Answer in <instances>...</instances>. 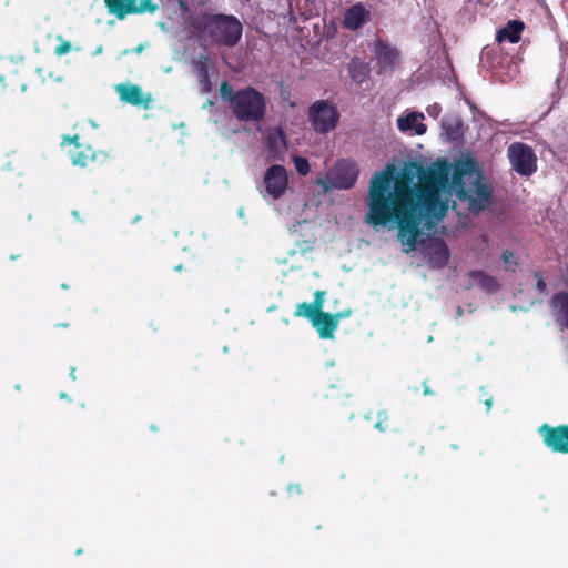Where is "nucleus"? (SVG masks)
I'll return each instance as SVG.
<instances>
[{
  "label": "nucleus",
  "instance_id": "72a5a7b5",
  "mask_svg": "<svg viewBox=\"0 0 568 568\" xmlns=\"http://www.w3.org/2000/svg\"><path fill=\"white\" fill-rule=\"evenodd\" d=\"M423 386H424V395H433L434 393L432 392V389L429 388V386L427 385L426 381L423 383Z\"/></svg>",
  "mask_w": 568,
  "mask_h": 568
},
{
  "label": "nucleus",
  "instance_id": "2eb2a0df",
  "mask_svg": "<svg viewBox=\"0 0 568 568\" xmlns=\"http://www.w3.org/2000/svg\"><path fill=\"white\" fill-rule=\"evenodd\" d=\"M525 23L521 20H509L505 27L496 33V40L501 43L508 41L510 43L519 42Z\"/></svg>",
  "mask_w": 568,
  "mask_h": 568
},
{
  "label": "nucleus",
  "instance_id": "0eeeda50",
  "mask_svg": "<svg viewBox=\"0 0 568 568\" xmlns=\"http://www.w3.org/2000/svg\"><path fill=\"white\" fill-rule=\"evenodd\" d=\"M507 155L513 169L523 176H529L537 170V158L531 146L514 142L508 146Z\"/></svg>",
  "mask_w": 568,
  "mask_h": 568
},
{
  "label": "nucleus",
  "instance_id": "cd10ccee",
  "mask_svg": "<svg viewBox=\"0 0 568 568\" xmlns=\"http://www.w3.org/2000/svg\"><path fill=\"white\" fill-rule=\"evenodd\" d=\"M471 165V162H465L460 165H457L454 172V181L457 183V180L462 178L464 174L468 172V166Z\"/></svg>",
  "mask_w": 568,
  "mask_h": 568
},
{
  "label": "nucleus",
  "instance_id": "5701e85b",
  "mask_svg": "<svg viewBox=\"0 0 568 568\" xmlns=\"http://www.w3.org/2000/svg\"><path fill=\"white\" fill-rule=\"evenodd\" d=\"M374 427L382 433L393 429L392 424L389 422V415L386 410L377 412Z\"/></svg>",
  "mask_w": 568,
  "mask_h": 568
},
{
  "label": "nucleus",
  "instance_id": "6ab92c4d",
  "mask_svg": "<svg viewBox=\"0 0 568 568\" xmlns=\"http://www.w3.org/2000/svg\"><path fill=\"white\" fill-rule=\"evenodd\" d=\"M469 277L474 280L477 286L488 294L496 293L499 290V283L497 280L484 271H470Z\"/></svg>",
  "mask_w": 568,
  "mask_h": 568
},
{
  "label": "nucleus",
  "instance_id": "a211bd4d",
  "mask_svg": "<svg viewBox=\"0 0 568 568\" xmlns=\"http://www.w3.org/2000/svg\"><path fill=\"white\" fill-rule=\"evenodd\" d=\"M423 119V113L410 112L406 116L398 118L397 126L402 132L414 130L417 135H422L427 130L426 125L420 122Z\"/></svg>",
  "mask_w": 568,
  "mask_h": 568
},
{
  "label": "nucleus",
  "instance_id": "b1692460",
  "mask_svg": "<svg viewBox=\"0 0 568 568\" xmlns=\"http://www.w3.org/2000/svg\"><path fill=\"white\" fill-rule=\"evenodd\" d=\"M293 162L298 174L304 176L310 172L311 166L307 159L303 156H294Z\"/></svg>",
  "mask_w": 568,
  "mask_h": 568
},
{
  "label": "nucleus",
  "instance_id": "f8f14e48",
  "mask_svg": "<svg viewBox=\"0 0 568 568\" xmlns=\"http://www.w3.org/2000/svg\"><path fill=\"white\" fill-rule=\"evenodd\" d=\"M371 20V12L362 2L354 3L345 10L342 24L345 29L356 31Z\"/></svg>",
  "mask_w": 568,
  "mask_h": 568
},
{
  "label": "nucleus",
  "instance_id": "f257e3e1",
  "mask_svg": "<svg viewBox=\"0 0 568 568\" xmlns=\"http://www.w3.org/2000/svg\"><path fill=\"white\" fill-rule=\"evenodd\" d=\"M395 166L387 164L371 179L365 222L377 229L395 223L403 252L417 248L426 219L442 220L447 204L442 191L449 184V165L437 162L428 168L408 162L395 175Z\"/></svg>",
  "mask_w": 568,
  "mask_h": 568
},
{
  "label": "nucleus",
  "instance_id": "393cba45",
  "mask_svg": "<svg viewBox=\"0 0 568 568\" xmlns=\"http://www.w3.org/2000/svg\"><path fill=\"white\" fill-rule=\"evenodd\" d=\"M434 257L437 260L438 267L446 265L449 257L447 247L445 245L437 247L434 251Z\"/></svg>",
  "mask_w": 568,
  "mask_h": 568
},
{
  "label": "nucleus",
  "instance_id": "6e6552de",
  "mask_svg": "<svg viewBox=\"0 0 568 568\" xmlns=\"http://www.w3.org/2000/svg\"><path fill=\"white\" fill-rule=\"evenodd\" d=\"M109 13L123 20L129 14H141L144 12L154 13L159 6L153 0H104Z\"/></svg>",
  "mask_w": 568,
  "mask_h": 568
},
{
  "label": "nucleus",
  "instance_id": "1a4fd4ad",
  "mask_svg": "<svg viewBox=\"0 0 568 568\" xmlns=\"http://www.w3.org/2000/svg\"><path fill=\"white\" fill-rule=\"evenodd\" d=\"M538 434L542 437L545 446L551 453L568 455V424L557 426L542 424L538 428Z\"/></svg>",
  "mask_w": 568,
  "mask_h": 568
},
{
  "label": "nucleus",
  "instance_id": "4be33fe9",
  "mask_svg": "<svg viewBox=\"0 0 568 568\" xmlns=\"http://www.w3.org/2000/svg\"><path fill=\"white\" fill-rule=\"evenodd\" d=\"M317 314L318 313L314 310L312 304L306 302L297 304L294 312L295 316L307 318L311 323L317 316Z\"/></svg>",
  "mask_w": 568,
  "mask_h": 568
},
{
  "label": "nucleus",
  "instance_id": "4c0bfd02",
  "mask_svg": "<svg viewBox=\"0 0 568 568\" xmlns=\"http://www.w3.org/2000/svg\"><path fill=\"white\" fill-rule=\"evenodd\" d=\"M142 50H143V45H142V44H140V45H138V47L135 48V50H134V51H135L136 53H140V52H142Z\"/></svg>",
  "mask_w": 568,
  "mask_h": 568
},
{
  "label": "nucleus",
  "instance_id": "4468645a",
  "mask_svg": "<svg viewBox=\"0 0 568 568\" xmlns=\"http://www.w3.org/2000/svg\"><path fill=\"white\" fill-rule=\"evenodd\" d=\"M312 325L316 328L321 338H333L334 332L337 329L336 316L331 313H318L313 320Z\"/></svg>",
  "mask_w": 568,
  "mask_h": 568
},
{
  "label": "nucleus",
  "instance_id": "20e7f679",
  "mask_svg": "<svg viewBox=\"0 0 568 568\" xmlns=\"http://www.w3.org/2000/svg\"><path fill=\"white\" fill-rule=\"evenodd\" d=\"M359 169L355 162L349 160L338 161L334 168L317 181L325 191L329 190H349L358 178Z\"/></svg>",
  "mask_w": 568,
  "mask_h": 568
},
{
  "label": "nucleus",
  "instance_id": "a19ab883",
  "mask_svg": "<svg viewBox=\"0 0 568 568\" xmlns=\"http://www.w3.org/2000/svg\"><path fill=\"white\" fill-rule=\"evenodd\" d=\"M459 199H463V191L459 192Z\"/></svg>",
  "mask_w": 568,
  "mask_h": 568
},
{
  "label": "nucleus",
  "instance_id": "c85d7f7f",
  "mask_svg": "<svg viewBox=\"0 0 568 568\" xmlns=\"http://www.w3.org/2000/svg\"><path fill=\"white\" fill-rule=\"evenodd\" d=\"M536 280H537V283H536V288L539 293H544L546 291V283L544 281V278L541 277L540 273L539 272H535L534 273Z\"/></svg>",
  "mask_w": 568,
  "mask_h": 568
},
{
  "label": "nucleus",
  "instance_id": "c9c22d12",
  "mask_svg": "<svg viewBox=\"0 0 568 568\" xmlns=\"http://www.w3.org/2000/svg\"><path fill=\"white\" fill-rule=\"evenodd\" d=\"M491 404H493V398H488L485 400V405H486L487 409H490Z\"/></svg>",
  "mask_w": 568,
  "mask_h": 568
},
{
  "label": "nucleus",
  "instance_id": "bb28decb",
  "mask_svg": "<svg viewBox=\"0 0 568 568\" xmlns=\"http://www.w3.org/2000/svg\"><path fill=\"white\" fill-rule=\"evenodd\" d=\"M324 295H325L324 291H316L314 294V301L311 304L317 313H324L322 311L323 305H324Z\"/></svg>",
  "mask_w": 568,
  "mask_h": 568
},
{
  "label": "nucleus",
  "instance_id": "f03ea898",
  "mask_svg": "<svg viewBox=\"0 0 568 568\" xmlns=\"http://www.w3.org/2000/svg\"><path fill=\"white\" fill-rule=\"evenodd\" d=\"M220 94L224 101H227L237 121L258 123L264 120L266 100L263 93L253 87L235 91L227 81H223L220 85Z\"/></svg>",
  "mask_w": 568,
  "mask_h": 568
},
{
  "label": "nucleus",
  "instance_id": "58836bf2",
  "mask_svg": "<svg viewBox=\"0 0 568 568\" xmlns=\"http://www.w3.org/2000/svg\"><path fill=\"white\" fill-rule=\"evenodd\" d=\"M74 371H75V369H74V368H72V369H71V373H70V375H71V377H72L73 379H75Z\"/></svg>",
  "mask_w": 568,
  "mask_h": 568
},
{
  "label": "nucleus",
  "instance_id": "7c9ffc66",
  "mask_svg": "<svg viewBox=\"0 0 568 568\" xmlns=\"http://www.w3.org/2000/svg\"><path fill=\"white\" fill-rule=\"evenodd\" d=\"M287 490L290 494H297V495L302 494V491H303L302 486L300 484H290L287 486Z\"/></svg>",
  "mask_w": 568,
  "mask_h": 568
},
{
  "label": "nucleus",
  "instance_id": "412c9836",
  "mask_svg": "<svg viewBox=\"0 0 568 568\" xmlns=\"http://www.w3.org/2000/svg\"><path fill=\"white\" fill-rule=\"evenodd\" d=\"M267 146L274 154L280 153L286 146L285 135L281 129L276 133L268 134Z\"/></svg>",
  "mask_w": 568,
  "mask_h": 568
},
{
  "label": "nucleus",
  "instance_id": "dca6fc26",
  "mask_svg": "<svg viewBox=\"0 0 568 568\" xmlns=\"http://www.w3.org/2000/svg\"><path fill=\"white\" fill-rule=\"evenodd\" d=\"M347 72L356 84H362L369 78L371 67L363 59L354 57L347 63Z\"/></svg>",
  "mask_w": 568,
  "mask_h": 568
},
{
  "label": "nucleus",
  "instance_id": "423d86ee",
  "mask_svg": "<svg viewBox=\"0 0 568 568\" xmlns=\"http://www.w3.org/2000/svg\"><path fill=\"white\" fill-rule=\"evenodd\" d=\"M78 134L73 136L63 135L62 145L72 144L73 148L69 150V155L73 165L87 168L93 164H103L108 161V154L103 151H94L90 145L83 144Z\"/></svg>",
  "mask_w": 568,
  "mask_h": 568
},
{
  "label": "nucleus",
  "instance_id": "7ed1b4c3",
  "mask_svg": "<svg viewBox=\"0 0 568 568\" xmlns=\"http://www.w3.org/2000/svg\"><path fill=\"white\" fill-rule=\"evenodd\" d=\"M195 29L206 31L211 41L219 45L234 47L242 37V24L234 16L206 14L200 21L192 22Z\"/></svg>",
  "mask_w": 568,
  "mask_h": 568
},
{
  "label": "nucleus",
  "instance_id": "c756f323",
  "mask_svg": "<svg viewBox=\"0 0 568 568\" xmlns=\"http://www.w3.org/2000/svg\"><path fill=\"white\" fill-rule=\"evenodd\" d=\"M501 258L506 264H510L513 263L515 255L511 251L505 250L501 254Z\"/></svg>",
  "mask_w": 568,
  "mask_h": 568
},
{
  "label": "nucleus",
  "instance_id": "2f4dec72",
  "mask_svg": "<svg viewBox=\"0 0 568 568\" xmlns=\"http://www.w3.org/2000/svg\"><path fill=\"white\" fill-rule=\"evenodd\" d=\"M351 313H352V311L348 308V310H344L342 312H337V313L333 314V316H336V322L338 323L339 320L348 317L351 315Z\"/></svg>",
  "mask_w": 568,
  "mask_h": 568
},
{
  "label": "nucleus",
  "instance_id": "39448f33",
  "mask_svg": "<svg viewBox=\"0 0 568 568\" xmlns=\"http://www.w3.org/2000/svg\"><path fill=\"white\" fill-rule=\"evenodd\" d=\"M307 116L314 131L324 134L337 126L341 115L333 103L317 100L310 105Z\"/></svg>",
  "mask_w": 568,
  "mask_h": 568
},
{
  "label": "nucleus",
  "instance_id": "79ce46f5",
  "mask_svg": "<svg viewBox=\"0 0 568 568\" xmlns=\"http://www.w3.org/2000/svg\"><path fill=\"white\" fill-rule=\"evenodd\" d=\"M151 429H152V430H156L158 428H156L155 426H153V425H152V426H151Z\"/></svg>",
  "mask_w": 568,
  "mask_h": 568
},
{
  "label": "nucleus",
  "instance_id": "aec40b11",
  "mask_svg": "<svg viewBox=\"0 0 568 568\" xmlns=\"http://www.w3.org/2000/svg\"><path fill=\"white\" fill-rule=\"evenodd\" d=\"M209 57L207 55H204V57H201L197 61L194 62V65L197 70V74H199V80H200V83L202 84V88H203V91L205 93L210 92L211 91V81H210V77H209Z\"/></svg>",
  "mask_w": 568,
  "mask_h": 568
},
{
  "label": "nucleus",
  "instance_id": "473e14b6",
  "mask_svg": "<svg viewBox=\"0 0 568 568\" xmlns=\"http://www.w3.org/2000/svg\"><path fill=\"white\" fill-rule=\"evenodd\" d=\"M3 85H4L6 88H7V87H10V89H9V90H10L11 92H14V91H17V90H19V91L23 92V91H26V89H27V84H26V83H19L18 88L13 87V85H12V84H10V83H4Z\"/></svg>",
  "mask_w": 568,
  "mask_h": 568
},
{
  "label": "nucleus",
  "instance_id": "9b49d317",
  "mask_svg": "<svg viewBox=\"0 0 568 568\" xmlns=\"http://www.w3.org/2000/svg\"><path fill=\"white\" fill-rule=\"evenodd\" d=\"M266 193L274 200L284 195L288 185L286 169L281 164L271 165L263 179Z\"/></svg>",
  "mask_w": 568,
  "mask_h": 568
},
{
  "label": "nucleus",
  "instance_id": "f3484780",
  "mask_svg": "<svg viewBox=\"0 0 568 568\" xmlns=\"http://www.w3.org/2000/svg\"><path fill=\"white\" fill-rule=\"evenodd\" d=\"M551 306L556 311L555 321L568 328V293L558 292L551 298Z\"/></svg>",
  "mask_w": 568,
  "mask_h": 568
},
{
  "label": "nucleus",
  "instance_id": "ddd939ff",
  "mask_svg": "<svg viewBox=\"0 0 568 568\" xmlns=\"http://www.w3.org/2000/svg\"><path fill=\"white\" fill-rule=\"evenodd\" d=\"M116 92L123 102L132 105H144V108H148L151 102V95L148 94L145 97L138 84H119Z\"/></svg>",
  "mask_w": 568,
  "mask_h": 568
},
{
  "label": "nucleus",
  "instance_id": "9d476101",
  "mask_svg": "<svg viewBox=\"0 0 568 568\" xmlns=\"http://www.w3.org/2000/svg\"><path fill=\"white\" fill-rule=\"evenodd\" d=\"M374 53L377 74L392 72L399 62V50L382 39H377L374 42Z\"/></svg>",
  "mask_w": 568,
  "mask_h": 568
},
{
  "label": "nucleus",
  "instance_id": "ea45409f",
  "mask_svg": "<svg viewBox=\"0 0 568 568\" xmlns=\"http://www.w3.org/2000/svg\"><path fill=\"white\" fill-rule=\"evenodd\" d=\"M19 256H20V255H11V257H10V258H11V260H16V258H18Z\"/></svg>",
  "mask_w": 568,
  "mask_h": 568
},
{
  "label": "nucleus",
  "instance_id": "f704fd0d",
  "mask_svg": "<svg viewBox=\"0 0 568 568\" xmlns=\"http://www.w3.org/2000/svg\"><path fill=\"white\" fill-rule=\"evenodd\" d=\"M8 79H9V81H11V82H12L13 80H18V73H17V72H13V73L9 74V75H8Z\"/></svg>",
  "mask_w": 568,
  "mask_h": 568
},
{
  "label": "nucleus",
  "instance_id": "a878e982",
  "mask_svg": "<svg viewBox=\"0 0 568 568\" xmlns=\"http://www.w3.org/2000/svg\"><path fill=\"white\" fill-rule=\"evenodd\" d=\"M58 40L60 41V44L55 47L54 54L61 57L69 53L72 49L71 43L67 40H63L62 36H58Z\"/></svg>",
  "mask_w": 568,
  "mask_h": 568
},
{
  "label": "nucleus",
  "instance_id": "e433bc0d",
  "mask_svg": "<svg viewBox=\"0 0 568 568\" xmlns=\"http://www.w3.org/2000/svg\"><path fill=\"white\" fill-rule=\"evenodd\" d=\"M57 327H62V328H67L69 327V324L68 323H59L55 325Z\"/></svg>",
  "mask_w": 568,
  "mask_h": 568
}]
</instances>
